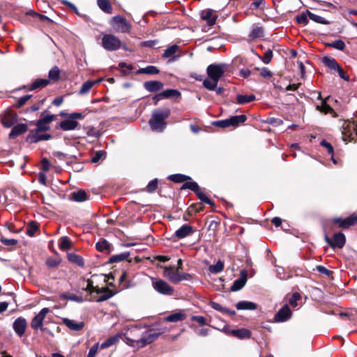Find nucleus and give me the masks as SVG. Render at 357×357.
Wrapping results in <instances>:
<instances>
[{
	"label": "nucleus",
	"mask_w": 357,
	"mask_h": 357,
	"mask_svg": "<svg viewBox=\"0 0 357 357\" xmlns=\"http://www.w3.org/2000/svg\"><path fill=\"white\" fill-rule=\"evenodd\" d=\"M59 247L63 250H67L71 247V242L68 237L62 236L60 239Z\"/></svg>",
	"instance_id": "48"
},
{
	"label": "nucleus",
	"mask_w": 357,
	"mask_h": 357,
	"mask_svg": "<svg viewBox=\"0 0 357 357\" xmlns=\"http://www.w3.org/2000/svg\"><path fill=\"white\" fill-rule=\"evenodd\" d=\"M26 326V320L23 317H18L13 324V328L19 337L24 335Z\"/></svg>",
	"instance_id": "14"
},
{
	"label": "nucleus",
	"mask_w": 357,
	"mask_h": 357,
	"mask_svg": "<svg viewBox=\"0 0 357 357\" xmlns=\"http://www.w3.org/2000/svg\"><path fill=\"white\" fill-rule=\"evenodd\" d=\"M102 47L107 51L114 52L121 48V41L116 36L106 33L102 38Z\"/></svg>",
	"instance_id": "3"
},
{
	"label": "nucleus",
	"mask_w": 357,
	"mask_h": 357,
	"mask_svg": "<svg viewBox=\"0 0 357 357\" xmlns=\"http://www.w3.org/2000/svg\"><path fill=\"white\" fill-rule=\"evenodd\" d=\"M266 7V2L264 0H254L250 5L249 8L252 10H264Z\"/></svg>",
	"instance_id": "44"
},
{
	"label": "nucleus",
	"mask_w": 357,
	"mask_h": 357,
	"mask_svg": "<svg viewBox=\"0 0 357 357\" xmlns=\"http://www.w3.org/2000/svg\"><path fill=\"white\" fill-rule=\"evenodd\" d=\"M236 307L238 310H253L257 309V304L251 301H242L236 303Z\"/></svg>",
	"instance_id": "27"
},
{
	"label": "nucleus",
	"mask_w": 357,
	"mask_h": 357,
	"mask_svg": "<svg viewBox=\"0 0 357 357\" xmlns=\"http://www.w3.org/2000/svg\"><path fill=\"white\" fill-rule=\"evenodd\" d=\"M246 277L245 276H243L242 278H240L237 280H236L231 287H230V290L231 291H239L240 289H241L245 284L246 283Z\"/></svg>",
	"instance_id": "31"
},
{
	"label": "nucleus",
	"mask_w": 357,
	"mask_h": 357,
	"mask_svg": "<svg viewBox=\"0 0 357 357\" xmlns=\"http://www.w3.org/2000/svg\"><path fill=\"white\" fill-rule=\"evenodd\" d=\"M170 113L168 108L155 110L149 121L151 130L156 132L163 131L166 127L165 120L169 116Z\"/></svg>",
	"instance_id": "1"
},
{
	"label": "nucleus",
	"mask_w": 357,
	"mask_h": 357,
	"mask_svg": "<svg viewBox=\"0 0 357 357\" xmlns=\"http://www.w3.org/2000/svg\"><path fill=\"white\" fill-rule=\"evenodd\" d=\"M129 256H130L129 252H122V253H120L118 255H114L109 259L108 263L114 264V263L121 262V261H123L127 259Z\"/></svg>",
	"instance_id": "30"
},
{
	"label": "nucleus",
	"mask_w": 357,
	"mask_h": 357,
	"mask_svg": "<svg viewBox=\"0 0 357 357\" xmlns=\"http://www.w3.org/2000/svg\"><path fill=\"white\" fill-rule=\"evenodd\" d=\"M32 97V95H25L24 96H22L19 98L17 100V102L15 103V106L17 108H20L22 107Z\"/></svg>",
	"instance_id": "58"
},
{
	"label": "nucleus",
	"mask_w": 357,
	"mask_h": 357,
	"mask_svg": "<svg viewBox=\"0 0 357 357\" xmlns=\"http://www.w3.org/2000/svg\"><path fill=\"white\" fill-rule=\"evenodd\" d=\"M17 121V115L15 112L7 111L1 119V123L5 128H11Z\"/></svg>",
	"instance_id": "11"
},
{
	"label": "nucleus",
	"mask_w": 357,
	"mask_h": 357,
	"mask_svg": "<svg viewBox=\"0 0 357 357\" xmlns=\"http://www.w3.org/2000/svg\"><path fill=\"white\" fill-rule=\"evenodd\" d=\"M78 126V122L70 116L60 123V128L64 131L73 130Z\"/></svg>",
	"instance_id": "19"
},
{
	"label": "nucleus",
	"mask_w": 357,
	"mask_h": 357,
	"mask_svg": "<svg viewBox=\"0 0 357 357\" xmlns=\"http://www.w3.org/2000/svg\"><path fill=\"white\" fill-rule=\"evenodd\" d=\"M60 264V260L56 258H49L46 261V264L50 268H55Z\"/></svg>",
	"instance_id": "63"
},
{
	"label": "nucleus",
	"mask_w": 357,
	"mask_h": 357,
	"mask_svg": "<svg viewBox=\"0 0 357 357\" xmlns=\"http://www.w3.org/2000/svg\"><path fill=\"white\" fill-rule=\"evenodd\" d=\"M213 125L221 128L230 127L228 119L214 121L213 122Z\"/></svg>",
	"instance_id": "60"
},
{
	"label": "nucleus",
	"mask_w": 357,
	"mask_h": 357,
	"mask_svg": "<svg viewBox=\"0 0 357 357\" xmlns=\"http://www.w3.org/2000/svg\"><path fill=\"white\" fill-rule=\"evenodd\" d=\"M301 296L299 293L295 292L292 294L291 298L289 300V304L292 307H296L298 306V301L301 300Z\"/></svg>",
	"instance_id": "57"
},
{
	"label": "nucleus",
	"mask_w": 357,
	"mask_h": 357,
	"mask_svg": "<svg viewBox=\"0 0 357 357\" xmlns=\"http://www.w3.org/2000/svg\"><path fill=\"white\" fill-rule=\"evenodd\" d=\"M327 45L341 51L345 48V43L342 40H335L331 43H328Z\"/></svg>",
	"instance_id": "49"
},
{
	"label": "nucleus",
	"mask_w": 357,
	"mask_h": 357,
	"mask_svg": "<svg viewBox=\"0 0 357 357\" xmlns=\"http://www.w3.org/2000/svg\"><path fill=\"white\" fill-rule=\"evenodd\" d=\"M168 178L174 183H179L190 179V177L181 174H175L169 176Z\"/></svg>",
	"instance_id": "37"
},
{
	"label": "nucleus",
	"mask_w": 357,
	"mask_h": 357,
	"mask_svg": "<svg viewBox=\"0 0 357 357\" xmlns=\"http://www.w3.org/2000/svg\"><path fill=\"white\" fill-rule=\"evenodd\" d=\"M307 13H303L301 15L296 17V22L298 24L306 25L308 23Z\"/></svg>",
	"instance_id": "62"
},
{
	"label": "nucleus",
	"mask_w": 357,
	"mask_h": 357,
	"mask_svg": "<svg viewBox=\"0 0 357 357\" xmlns=\"http://www.w3.org/2000/svg\"><path fill=\"white\" fill-rule=\"evenodd\" d=\"M164 269L165 276H167L172 282L177 284L181 282L180 273L178 271H173L172 266H165Z\"/></svg>",
	"instance_id": "17"
},
{
	"label": "nucleus",
	"mask_w": 357,
	"mask_h": 357,
	"mask_svg": "<svg viewBox=\"0 0 357 357\" xmlns=\"http://www.w3.org/2000/svg\"><path fill=\"white\" fill-rule=\"evenodd\" d=\"M264 36V29L261 26H255L254 27L250 34L249 37L251 39H255L258 38H261Z\"/></svg>",
	"instance_id": "43"
},
{
	"label": "nucleus",
	"mask_w": 357,
	"mask_h": 357,
	"mask_svg": "<svg viewBox=\"0 0 357 357\" xmlns=\"http://www.w3.org/2000/svg\"><path fill=\"white\" fill-rule=\"evenodd\" d=\"M177 50H178L177 45H172L165 50V52L162 54V56L164 58H171V57L174 56V55L176 52Z\"/></svg>",
	"instance_id": "53"
},
{
	"label": "nucleus",
	"mask_w": 357,
	"mask_h": 357,
	"mask_svg": "<svg viewBox=\"0 0 357 357\" xmlns=\"http://www.w3.org/2000/svg\"><path fill=\"white\" fill-rule=\"evenodd\" d=\"M225 68L226 65L224 63L211 64L206 69L208 77L219 81V79L224 75Z\"/></svg>",
	"instance_id": "7"
},
{
	"label": "nucleus",
	"mask_w": 357,
	"mask_h": 357,
	"mask_svg": "<svg viewBox=\"0 0 357 357\" xmlns=\"http://www.w3.org/2000/svg\"><path fill=\"white\" fill-rule=\"evenodd\" d=\"M292 312L287 304L284 305L275 315L276 322H284L291 318Z\"/></svg>",
	"instance_id": "13"
},
{
	"label": "nucleus",
	"mask_w": 357,
	"mask_h": 357,
	"mask_svg": "<svg viewBox=\"0 0 357 357\" xmlns=\"http://www.w3.org/2000/svg\"><path fill=\"white\" fill-rule=\"evenodd\" d=\"M354 215H351L350 217L349 218H347L344 220H342L340 222V224L339 225V227L342 228V229H347L349 227L354 225Z\"/></svg>",
	"instance_id": "54"
},
{
	"label": "nucleus",
	"mask_w": 357,
	"mask_h": 357,
	"mask_svg": "<svg viewBox=\"0 0 357 357\" xmlns=\"http://www.w3.org/2000/svg\"><path fill=\"white\" fill-rule=\"evenodd\" d=\"M164 84L162 82L157 80L148 81L144 83V89L151 93H155L162 89Z\"/></svg>",
	"instance_id": "16"
},
{
	"label": "nucleus",
	"mask_w": 357,
	"mask_h": 357,
	"mask_svg": "<svg viewBox=\"0 0 357 357\" xmlns=\"http://www.w3.org/2000/svg\"><path fill=\"white\" fill-rule=\"evenodd\" d=\"M321 145L326 149L328 154H330L331 155H333L334 149L331 144L328 142L326 140L324 139L321 142Z\"/></svg>",
	"instance_id": "61"
},
{
	"label": "nucleus",
	"mask_w": 357,
	"mask_h": 357,
	"mask_svg": "<svg viewBox=\"0 0 357 357\" xmlns=\"http://www.w3.org/2000/svg\"><path fill=\"white\" fill-rule=\"evenodd\" d=\"M48 307L43 308L38 314H36L31 320V326L34 330L42 329L44 319L47 313L50 312Z\"/></svg>",
	"instance_id": "8"
},
{
	"label": "nucleus",
	"mask_w": 357,
	"mask_h": 357,
	"mask_svg": "<svg viewBox=\"0 0 357 357\" xmlns=\"http://www.w3.org/2000/svg\"><path fill=\"white\" fill-rule=\"evenodd\" d=\"M112 22L116 25V29L119 32L128 33L130 31L131 27L130 24L125 18L119 15H116L112 17Z\"/></svg>",
	"instance_id": "10"
},
{
	"label": "nucleus",
	"mask_w": 357,
	"mask_h": 357,
	"mask_svg": "<svg viewBox=\"0 0 357 357\" xmlns=\"http://www.w3.org/2000/svg\"><path fill=\"white\" fill-rule=\"evenodd\" d=\"M106 152L104 151H98L91 158V162L93 163L98 162L103 157L105 156Z\"/></svg>",
	"instance_id": "59"
},
{
	"label": "nucleus",
	"mask_w": 357,
	"mask_h": 357,
	"mask_svg": "<svg viewBox=\"0 0 357 357\" xmlns=\"http://www.w3.org/2000/svg\"><path fill=\"white\" fill-rule=\"evenodd\" d=\"M97 4L100 9L105 13L111 14L112 13V7L108 0H97Z\"/></svg>",
	"instance_id": "32"
},
{
	"label": "nucleus",
	"mask_w": 357,
	"mask_h": 357,
	"mask_svg": "<svg viewBox=\"0 0 357 357\" xmlns=\"http://www.w3.org/2000/svg\"><path fill=\"white\" fill-rule=\"evenodd\" d=\"M307 15H308L309 18L311 20L314 21V22L321 24H329V22L328 20H325L324 17H322L319 15H317L309 10H307Z\"/></svg>",
	"instance_id": "42"
},
{
	"label": "nucleus",
	"mask_w": 357,
	"mask_h": 357,
	"mask_svg": "<svg viewBox=\"0 0 357 357\" xmlns=\"http://www.w3.org/2000/svg\"><path fill=\"white\" fill-rule=\"evenodd\" d=\"M36 128L32 130L33 131H46L50 129L49 124L43 121L42 119H38L36 123Z\"/></svg>",
	"instance_id": "51"
},
{
	"label": "nucleus",
	"mask_w": 357,
	"mask_h": 357,
	"mask_svg": "<svg viewBox=\"0 0 357 357\" xmlns=\"http://www.w3.org/2000/svg\"><path fill=\"white\" fill-rule=\"evenodd\" d=\"M179 96H181V93L178 91H177L176 89H169L165 90L164 91L155 95L153 97V100L154 105H156L158 104V102L162 99L169 98L170 97H179Z\"/></svg>",
	"instance_id": "9"
},
{
	"label": "nucleus",
	"mask_w": 357,
	"mask_h": 357,
	"mask_svg": "<svg viewBox=\"0 0 357 357\" xmlns=\"http://www.w3.org/2000/svg\"><path fill=\"white\" fill-rule=\"evenodd\" d=\"M49 84L50 80L48 79L38 78L29 86V90L34 91L38 89H43L47 86Z\"/></svg>",
	"instance_id": "23"
},
{
	"label": "nucleus",
	"mask_w": 357,
	"mask_h": 357,
	"mask_svg": "<svg viewBox=\"0 0 357 357\" xmlns=\"http://www.w3.org/2000/svg\"><path fill=\"white\" fill-rule=\"evenodd\" d=\"M82 290L89 291L90 294H91L93 292L100 294V296L96 298V301L98 303L105 301L112 298L116 294V292L112 291L107 287L101 288H99L98 287H93V282L91 280H87L86 287H82Z\"/></svg>",
	"instance_id": "2"
},
{
	"label": "nucleus",
	"mask_w": 357,
	"mask_h": 357,
	"mask_svg": "<svg viewBox=\"0 0 357 357\" xmlns=\"http://www.w3.org/2000/svg\"><path fill=\"white\" fill-rule=\"evenodd\" d=\"M228 120L230 127L236 128L247 120V116L244 114L236 115L229 118Z\"/></svg>",
	"instance_id": "25"
},
{
	"label": "nucleus",
	"mask_w": 357,
	"mask_h": 357,
	"mask_svg": "<svg viewBox=\"0 0 357 357\" xmlns=\"http://www.w3.org/2000/svg\"><path fill=\"white\" fill-rule=\"evenodd\" d=\"M119 68L121 69L125 74L129 73L132 70V66L131 65H128L125 62H121L119 64Z\"/></svg>",
	"instance_id": "64"
},
{
	"label": "nucleus",
	"mask_w": 357,
	"mask_h": 357,
	"mask_svg": "<svg viewBox=\"0 0 357 357\" xmlns=\"http://www.w3.org/2000/svg\"><path fill=\"white\" fill-rule=\"evenodd\" d=\"M322 63L327 66L331 70H335L338 68L339 64L334 58L324 56Z\"/></svg>",
	"instance_id": "33"
},
{
	"label": "nucleus",
	"mask_w": 357,
	"mask_h": 357,
	"mask_svg": "<svg viewBox=\"0 0 357 357\" xmlns=\"http://www.w3.org/2000/svg\"><path fill=\"white\" fill-rule=\"evenodd\" d=\"M52 138L51 135L45 133L41 134L40 131H33L31 130L26 137V141L29 143H37L43 140H49Z\"/></svg>",
	"instance_id": "12"
},
{
	"label": "nucleus",
	"mask_w": 357,
	"mask_h": 357,
	"mask_svg": "<svg viewBox=\"0 0 357 357\" xmlns=\"http://www.w3.org/2000/svg\"><path fill=\"white\" fill-rule=\"evenodd\" d=\"M63 323L70 330L74 331H81L84 326V324L83 321L76 322L74 320L68 319V318H63L62 319Z\"/></svg>",
	"instance_id": "20"
},
{
	"label": "nucleus",
	"mask_w": 357,
	"mask_h": 357,
	"mask_svg": "<svg viewBox=\"0 0 357 357\" xmlns=\"http://www.w3.org/2000/svg\"><path fill=\"white\" fill-rule=\"evenodd\" d=\"M38 229V223L36 222H31L27 225L26 233L29 236H33Z\"/></svg>",
	"instance_id": "47"
},
{
	"label": "nucleus",
	"mask_w": 357,
	"mask_h": 357,
	"mask_svg": "<svg viewBox=\"0 0 357 357\" xmlns=\"http://www.w3.org/2000/svg\"><path fill=\"white\" fill-rule=\"evenodd\" d=\"M258 56L264 63L268 64L273 59V52L271 50L268 49L265 52L264 56Z\"/></svg>",
	"instance_id": "52"
},
{
	"label": "nucleus",
	"mask_w": 357,
	"mask_h": 357,
	"mask_svg": "<svg viewBox=\"0 0 357 357\" xmlns=\"http://www.w3.org/2000/svg\"><path fill=\"white\" fill-rule=\"evenodd\" d=\"M68 258L70 262L74 263L80 267H83L84 266V259L79 255L71 253L68 254Z\"/></svg>",
	"instance_id": "39"
},
{
	"label": "nucleus",
	"mask_w": 357,
	"mask_h": 357,
	"mask_svg": "<svg viewBox=\"0 0 357 357\" xmlns=\"http://www.w3.org/2000/svg\"><path fill=\"white\" fill-rule=\"evenodd\" d=\"M119 337H120L119 335H116L109 337L108 339H107L105 342H103L101 344L100 347L102 349H105V348L109 347L115 344L116 342H119Z\"/></svg>",
	"instance_id": "41"
},
{
	"label": "nucleus",
	"mask_w": 357,
	"mask_h": 357,
	"mask_svg": "<svg viewBox=\"0 0 357 357\" xmlns=\"http://www.w3.org/2000/svg\"><path fill=\"white\" fill-rule=\"evenodd\" d=\"M111 244L105 239H102L96 244V249L100 252H110Z\"/></svg>",
	"instance_id": "35"
},
{
	"label": "nucleus",
	"mask_w": 357,
	"mask_h": 357,
	"mask_svg": "<svg viewBox=\"0 0 357 357\" xmlns=\"http://www.w3.org/2000/svg\"><path fill=\"white\" fill-rule=\"evenodd\" d=\"M230 334L239 339H245L251 336V331L246 328L234 329L230 331Z\"/></svg>",
	"instance_id": "24"
},
{
	"label": "nucleus",
	"mask_w": 357,
	"mask_h": 357,
	"mask_svg": "<svg viewBox=\"0 0 357 357\" xmlns=\"http://www.w3.org/2000/svg\"><path fill=\"white\" fill-rule=\"evenodd\" d=\"M164 333V331L160 330L157 332L154 329H151L145 331L142 337L139 340H136V342L141 347H144L146 344H149L153 342H154L161 334Z\"/></svg>",
	"instance_id": "5"
},
{
	"label": "nucleus",
	"mask_w": 357,
	"mask_h": 357,
	"mask_svg": "<svg viewBox=\"0 0 357 357\" xmlns=\"http://www.w3.org/2000/svg\"><path fill=\"white\" fill-rule=\"evenodd\" d=\"M71 197L73 200L81 202L87 199V195L84 190H80L77 192H73Z\"/></svg>",
	"instance_id": "38"
},
{
	"label": "nucleus",
	"mask_w": 357,
	"mask_h": 357,
	"mask_svg": "<svg viewBox=\"0 0 357 357\" xmlns=\"http://www.w3.org/2000/svg\"><path fill=\"white\" fill-rule=\"evenodd\" d=\"M151 284L153 289L160 294L172 296L174 294V288L163 280L151 278Z\"/></svg>",
	"instance_id": "4"
},
{
	"label": "nucleus",
	"mask_w": 357,
	"mask_h": 357,
	"mask_svg": "<svg viewBox=\"0 0 357 357\" xmlns=\"http://www.w3.org/2000/svg\"><path fill=\"white\" fill-rule=\"evenodd\" d=\"M342 139H353L354 135L357 137V123L353 121H344L342 126Z\"/></svg>",
	"instance_id": "6"
},
{
	"label": "nucleus",
	"mask_w": 357,
	"mask_h": 357,
	"mask_svg": "<svg viewBox=\"0 0 357 357\" xmlns=\"http://www.w3.org/2000/svg\"><path fill=\"white\" fill-rule=\"evenodd\" d=\"M193 233V227L188 224H185L175 231L174 236L178 239H181L190 236Z\"/></svg>",
	"instance_id": "15"
},
{
	"label": "nucleus",
	"mask_w": 357,
	"mask_h": 357,
	"mask_svg": "<svg viewBox=\"0 0 357 357\" xmlns=\"http://www.w3.org/2000/svg\"><path fill=\"white\" fill-rule=\"evenodd\" d=\"M28 130V126L25 123H18L13 126L10 134L9 138L14 139L16 137L26 132Z\"/></svg>",
	"instance_id": "18"
},
{
	"label": "nucleus",
	"mask_w": 357,
	"mask_h": 357,
	"mask_svg": "<svg viewBox=\"0 0 357 357\" xmlns=\"http://www.w3.org/2000/svg\"><path fill=\"white\" fill-rule=\"evenodd\" d=\"M138 73L148 75H157L160 73V70L156 66H148L145 68H139Z\"/></svg>",
	"instance_id": "40"
},
{
	"label": "nucleus",
	"mask_w": 357,
	"mask_h": 357,
	"mask_svg": "<svg viewBox=\"0 0 357 357\" xmlns=\"http://www.w3.org/2000/svg\"><path fill=\"white\" fill-rule=\"evenodd\" d=\"M346 243V237L344 234L342 232L335 233L333 235V245L332 248H342Z\"/></svg>",
	"instance_id": "21"
},
{
	"label": "nucleus",
	"mask_w": 357,
	"mask_h": 357,
	"mask_svg": "<svg viewBox=\"0 0 357 357\" xmlns=\"http://www.w3.org/2000/svg\"><path fill=\"white\" fill-rule=\"evenodd\" d=\"M195 194L199 198V199L202 202L211 206H213L214 204L213 202L205 195V193L201 190V189Z\"/></svg>",
	"instance_id": "50"
},
{
	"label": "nucleus",
	"mask_w": 357,
	"mask_h": 357,
	"mask_svg": "<svg viewBox=\"0 0 357 357\" xmlns=\"http://www.w3.org/2000/svg\"><path fill=\"white\" fill-rule=\"evenodd\" d=\"M201 17L203 20L206 21L208 26L215 24L217 20V16L213 15V10L211 9L202 10Z\"/></svg>",
	"instance_id": "22"
},
{
	"label": "nucleus",
	"mask_w": 357,
	"mask_h": 357,
	"mask_svg": "<svg viewBox=\"0 0 357 357\" xmlns=\"http://www.w3.org/2000/svg\"><path fill=\"white\" fill-rule=\"evenodd\" d=\"M209 305L213 309L219 311L223 314H229L231 315L236 314V312L234 310H230L227 307H222L220 304L216 302L211 301Z\"/></svg>",
	"instance_id": "29"
},
{
	"label": "nucleus",
	"mask_w": 357,
	"mask_h": 357,
	"mask_svg": "<svg viewBox=\"0 0 357 357\" xmlns=\"http://www.w3.org/2000/svg\"><path fill=\"white\" fill-rule=\"evenodd\" d=\"M218 81L213 79L211 77H208V78L205 79L203 82V86L204 88L209 91H213L216 89L218 86Z\"/></svg>",
	"instance_id": "36"
},
{
	"label": "nucleus",
	"mask_w": 357,
	"mask_h": 357,
	"mask_svg": "<svg viewBox=\"0 0 357 357\" xmlns=\"http://www.w3.org/2000/svg\"><path fill=\"white\" fill-rule=\"evenodd\" d=\"M60 76V70L57 66L52 68L48 73V77L50 79L58 80Z\"/></svg>",
	"instance_id": "55"
},
{
	"label": "nucleus",
	"mask_w": 357,
	"mask_h": 357,
	"mask_svg": "<svg viewBox=\"0 0 357 357\" xmlns=\"http://www.w3.org/2000/svg\"><path fill=\"white\" fill-rule=\"evenodd\" d=\"M186 318V315L181 311L172 313L165 318V321L167 322H178L183 321Z\"/></svg>",
	"instance_id": "26"
},
{
	"label": "nucleus",
	"mask_w": 357,
	"mask_h": 357,
	"mask_svg": "<svg viewBox=\"0 0 357 357\" xmlns=\"http://www.w3.org/2000/svg\"><path fill=\"white\" fill-rule=\"evenodd\" d=\"M256 98L255 96L251 95H241L238 94L236 96L237 102L240 105H244L248 102H251Z\"/></svg>",
	"instance_id": "34"
},
{
	"label": "nucleus",
	"mask_w": 357,
	"mask_h": 357,
	"mask_svg": "<svg viewBox=\"0 0 357 357\" xmlns=\"http://www.w3.org/2000/svg\"><path fill=\"white\" fill-rule=\"evenodd\" d=\"M182 190L184 189H190L192 191H193L195 193L198 192L200 190V188L197 183L195 181H190V182H185L181 187Z\"/></svg>",
	"instance_id": "46"
},
{
	"label": "nucleus",
	"mask_w": 357,
	"mask_h": 357,
	"mask_svg": "<svg viewBox=\"0 0 357 357\" xmlns=\"http://www.w3.org/2000/svg\"><path fill=\"white\" fill-rule=\"evenodd\" d=\"M224 269V262L221 260L217 261L214 265H211L208 267V270L212 273H219Z\"/></svg>",
	"instance_id": "45"
},
{
	"label": "nucleus",
	"mask_w": 357,
	"mask_h": 357,
	"mask_svg": "<svg viewBox=\"0 0 357 357\" xmlns=\"http://www.w3.org/2000/svg\"><path fill=\"white\" fill-rule=\"evenodd\" d=\"M100 80L97 81H91L88 80L82 84L81 86L79 94L84 95L89 92V91L91 89V88L96 84L99 83Z\"/></svg>",
	"instance_id": "28"
},
{
	"label": "nucleus",
	"mask_w": 357,
	"mask_h": 357,
	"mask_svg": "<svg viewBox=\"0 0 357 357\" xmlns=\"http://www.w3.org/2000/svg\"><path fill=\"white\" fill-rule=\"evenodd\" d=\"M158 181L157 178L151 180L146 185V190L149 193L154 192L158 188Z\"/></svg>",
	"instance_id": "56"
}]
</instances>
